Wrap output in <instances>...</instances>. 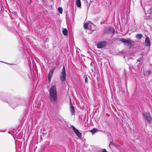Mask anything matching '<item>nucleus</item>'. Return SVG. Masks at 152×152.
<instances>
[{"label": "nucleus", "mask_w": 152, "mask_h": 152, "mask_svg": "<svg viewBox=\"0 0 152 152\" xmlns=\"http://www.w3.org/2000/svg\"><path fill=\"white\" fill-rule=\"evenodd\" d=\"M76 3L78 7H80L81 6V3L80 0H76Z\"/></svg>", "instance_id": "12"}, {"label": "nucleus", "mask_w": 152, "mask_h": 152, "mask_svg": "<svg viewBox=\"0 0 152 152\" xmlns=\"http://www.w3.org/2000/svg\"><path fill=\"white\" fill-rule=\"evenodd\" d=\"M148 73V74H150V71H148V72H147Z\"/></svg>", "instance_id": "18"}, {"label": "nucleus", "mask_w": 152, "mask_h": 152, "mask_svg": "<svg viewBox=\"0 0 152 152\" xmlns=\"http://www.w3.org/2000/svg\"><path fill=\"white\" fill-rule=\"evenodd\" d=\"M71 127L72 129L76 135L79 137L80 138L82 136V134L80 132L76 129L73 125H71Z\"/></svg>", "instance_id": "6"}, {"label": "nucleus", "mask_w": 152, "mask_h": 152, "mask_svg": "<svg viewBox=\"0 0 152 152\" xmlns=\"http://www.w3.org/2000/svg\"><path fill=\"white\" fill-rule=\"evenodd\" d=\"M50 99L52 102H55L57 98V94L55 86H52L49 90Z\"/></svg>", "instance_id": "1"}, {"label": "nucleus", "mask_w": 152, "mask_h": 152, "mask_svg": "<svg viewBox=\"0 0 152 152\" xmlns=\"http://www.w3.org/2000/svg\"><path fill=\"white\" fill-rule=\"evenodd\" d=\"M142 58H140L137 59V61L138 62H140L141 61Z\"/></svg>", "instance_id": "17"}, {"label": "nucleus", "mask_w": 152, "mask_h": 152, "mask_svg": "<svg viewBox=\"0 0 152 152\" xmlns=\"http://www.w3.org/2000/svg\"><path fill=\"white\" fill-rule=\"evenodd\" d=\"M54 69H52L50 70L48 75V79L49 81L50 82L54 72Z\"/></svg>", "instance_id": "10"}, {"label": "nucleus", "mask_w": 152, "mask_h": 152, "mask_svg": "<svg viewBox=\"0 0 152 152\" xmlns=\"http://www.w3.org/2000/svg\"><path fill=\"white\" fill-rule=\"evenodd\" d=\"M23 101L21 99H19L16 101L15 102L12 103L11 105L12 107L13 108H14L16 107L21 104L22 102Z\"/></svg>", "instance_id": "5"}, {"label": "nucleus", "mask_w": 152, "mask_h": 152, "mask_svg": "<svg viewBox=\"0 0 152 152\" xmlns=\"http://www.w3.org/2000/svg\"><path fill=\"white\" fill-rule=\"evenodd\" d=\"M92 134L95 133L96 132L98 131V130L96 128H94L93 129L89 131Z\"/></svg>", "instance_id": "14"}, {"label": "nucleus", "mask_w": 152, "mask_h": 152, "mask_svg": "<svg viewBox=\"0 0 152 152\" xmlns=\"http://www.w3.org/2000/svg\"><path fill=\"white\" fill-rule=\"evenodd\" d=\"M121 41L124 43L125 45L132 46L131 40L130 39H122L120 40Z\"/></svg>", "instance_id": "7"}, {"label": "nucleus", "mask_w": 152, "mask_h": 152, "mask_svg": "<svg viewBox=\"0 0 152 152\" xmlns=\"http://www.w3.org/2000/svg\"><path fill=\"white\" fill-rule=\"evenodd\" d=\"M58 10L60 13H62L63 9L61 7H59L58 9Z\"/></svg>", "instance_id": "16"}, {"label": "nucleus", "mask_w": 152, "mask_h": 152, "mask_svg": "<svg viewBox=\"0 0 152 152\" xmlns=\"http://www.w3.org/2000/svg\"><path fill=\"white\" fill-rule=\"evenodd\" d=\"M63 34L65 35L66 36L67 34L68 31L66 29H64L62 31Z\"/></svg>", "instance_id": "13"}, {"label": "nucleus", "mask_w": 152, "mask_h": 152, "mask_svg": "<svg viewBox=\"0 0 152 152\" xmlns=\"http://www.w3.org/2000/svg\"><path fill=\"white\" fill-rule=\"evenodd\" d=\"M61 80L63 82L66 79V73L64 66H63L62 70L61 72L60 76Z\"/></svg>", "instance_id": "2"}, {"label": "nucleus", "mask_w": 152, "mask_h": 152, "mask_svg": "<svg viewBox=\"0 0 152 152\" xmlns=\"http://www.w3.org/2000/svg\"><path fill=\"white\" fill-rule=\"evenodd\" d=\"M107 44V42L105 41L100 42L97 45V47L98 48H101L105 47Z\"/></svg>", "instance_id": "8"}, {"label": "nucleus", "mask_w": 152, "mask_h": 152, "mask_svg": "<svg viewBox=\"0 0 152 152\" xmlns=\"http://www.w3.org/2000/svg\"><path fill=\"white\" fill-rule=\"evenodd\" d=\"M94 26V25L91 22H90L88 23H85L84 25V27L85 29H88L91 30H94L92 26Z\"/></svg>", "instance_id": "4"}, {"label": "nucleus", "mask_w": 152, "mask_h": 152, "mask_svg": "<svg viewBox=\"0 0 152 152\" xmlns=\"http://www.w3.org/2000/svg\"><path fill=\"white\" fill-rule=\"evenodd\" d=\"M142 37V35L141 34H137L136 36L137 39H140Z\"/></svg>", "instance_id": "15"}, {"label": "nucleus", "mask_w": 152, "mask_h": 152, "mask_svg": "<svg viewBox=\"0 0 152 152\" xmlns=\"http://www.w3.org/2000/svg\"><path fill=\"white\" fill-rule=\"evenodd\" d=\"M143 116L148 123H150L152 121V118L149 112H148L143 113Z\"/></svg>", "instance_id": "3"}, {"label": "nucleus", "mask_w": 152, "mask_h": 152, "mask_svg": "<svg viewBox=\"0 0 152 152\" xmlns=\"http://www.w3.org/2000/svg\"><path fill=\"white\" fill-rule=\"evenodd\" d=\"M85 81L86 82V78L85 79Z\"/></svg>", "instance_id": "19"}, {"label": "nucleus", "mask_w": 152, "mask_h": 152, "mask_svg": "<svg viewBox=\"0 0 152 152\" xmlns=\"http://www.w3.org/2000/svg\"><path fill=\"white\" fill-rule=\"evenodd\" d=\"M142 0H141V1H140L141 3V2H142Z\"/></svg>", "instance_id": "20"}, {"label": "nucleus", "mask_w": 152, "mask_h": 152, "mask_svg": "<svg viewBox=\"0 0 152 152\" xmlns=\"http://www.w3.org/2000/svg\"><path fill=\"white\" fill-rule=\"evenodd\" d=\"M91 65L92 66H93V65H92V64H91Z\"/></svg>", "instance_id": "21"}, {"label": "nucleus", "mask_w": 152, "mask_h": 152, "mask_svg": "<svg viewBox=\"0 0 152 152\" xmlns=\"http://www.w3.org/2000/svg\"><path fill=\"white\" fill-rule=\"evenodd\" d=\"M70 111L72 115H75V109L73 106L71 102V106L70 107Z\"/></svg>", "instance_id": "11"}, {"label": "nucleus", "mask_w": 152, "mask_h": 152, "mask_svg": "<svg viewBox=\"0 0 152 152\" xmlns=\"http://www.w3.org/2000/svg\"><path fill=\"white\" fill-rule=\"evenodd\" d=\"M145 45L147 46H149L151 45V42L149 38L147 36L145 38Z\"/></svg>", "instance_id": "9"}]
</instances>
